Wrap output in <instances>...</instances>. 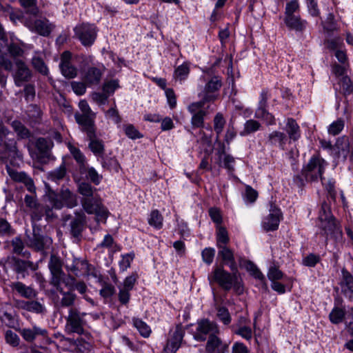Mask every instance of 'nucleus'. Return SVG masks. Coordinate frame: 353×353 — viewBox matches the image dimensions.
<instances>
[{
    "label": "nucleus",
    "mask_w": 353,
    "mask_h": 353,
    "mask_svg": "<svg viewBox=\"0 0 353 353\" xmlns=\"http://www.w3.org/2000/svg\"><path fill=\"white\" fill-rule=\"evenodd\" d=\"M79 192L83 196L81 203L83 210L88 214H94L97 222H105L109 212L102 203V200L88 183H81L79 185Z\"/></svg>",
    "instance_id": "f257e3e1"
},
{
    "label": "nucleus",
    "mask_w": 353,
    "mask_h": 353,
    "mask_svg": "<svg viewBox=\"0 0 353 353\" xmlns=\"http://www.w3.org/2000/svg\"><path fill=\"white\" fill-rule=\"evenodd\" d=\"M318 226L321 230L320 234L325 236L327 244L328 239L334 240L336 243L343 240L341 225L338 220L333 216L330 205L323 202L319 212Z\"/></svg>",
    "instance_id": "f03ea898"
},
{
    "label": "nucleus",
    "mask_w": 353,
    "mask_h": 353,
    "mask_svg": "<svg viewBox=\"0 0 353 353\" xmlns=\"http://www.w3.org/2000/svg\"><path fill=\"white\" fill-rule=\"evenodd\" d=\"M327 163L316 154L312 156L308 163L303 166L301 174L294 177V183L299 187L305 185V182L317 181L319 179H324L323 174L325 172Z\"/></svg>",
    "instance_id": "7ed1b4c3"
},
{
    "label": "nucleus",
    "mask_w": 353,
    "mask_h": 353,
    "mask_svg": "<svg viewBox=\"0 0 353 353\" xmlns=\"http://www.w3.org/2000/svg\"><path fill=\"white\" fill-rule=\"evenodd\" d=\"M236 271L230 273L224 270L223 266H216L210 275L208 280L210 284L216 283L222 289L229 291L233 288L236 292L241 294L243 289L236 273Z\"/></svg>",
    "instance_id": "20e7f679"
},
{
    "label": "nucleus",
    "mask_w": 353,
    "mask_h": 353,
    "mask_svg": "<svg viewBox=\"0 0 353 353\" xmlns=\"http://www.w3.org/2000/svg\"><path fill=\"white\" fill-rule=\"evenodd\" d=\"M10 133V130L0 118V159L3 160L21 159L22 154L17 148L16 140L14 139H6Z\"/></svg>",
    "instance_id": "39448f33"
},
{
    "label": "nucleus",
    "mask_w": 353,
    "mask_h": 353,
    "mask_svg": "<svg viewBox=\"0 0 353 353\" xmlns=\"http://www.w3.org/2000/svg\"><path fill=\"white\" fill-rule=\"evenodd\" d=\"M47 196L52 208L56 210H61L63 207L73 208L78 205L77 194L68 188H62L59 192L50 190Z\"/></svg>",
    "instance_id": "423d86ee"
},
{
    "label": "nucleus",
    "mask_w": 353,
    "mask_h": 353,
    "mask_svg": "<svg viewBox=\"0 0 353 353\" xmlns=\"http://www.w3.org/2000/svg\"><path fill=\"white\" fill-rule=\"evenodd\" d=\"M87 313L81 312L79 308L68 310V316L65 317V332L68 334H83L84 327L86 325L85 317Z\"/></svg>",
    "instance_id": "0eeeda50"
},
{
    "label": "nucleus",
    "mask_w": 353,
    "mask_h": 353,
    "mask_svg": "<svg viewBox=\"0 0 353 353\" xmlns=\"http://www.w3.org/2000/svg\"><path fill=\"white\" fill-rule=\"evenodd\" d=\"M25 243L33 250L43 252L50 248L52 240L50 237L43 234L41 229L33 224L32 233L26 232Z\"/></svg>",
    "instance_id": "6e6552de"
},
{
    "label": "nucleus",
    "mask_w": 353,
    "mask_h": 353,
    "mask_svg": "<svg viewBox=\"0 0 353 353\" xmlns=\"http://www.w3.org/2000/svg\"><path fill=\"white\" fill-rule=\"evenodd\" d=\"M188 112L192 114L191 125L193 128H200L204 126V117L214 111L210 104L201 101L193 102L188 107Z\"/></svg>",
    "instance_id": "1a4fd4ad"
},
{
    "label": "nucleus",
    "mask_w": 353,
    "mask_h": 353,
    "mask_svg": "<svg viewBox=\"0 0 353 353\" xmlns=\"http://www.w3.org/2000/svg\"><path fill=\"white\" fill-rule=\"evenodd\" d=\"M222 86V81L219 77H212L208 80L203 90L199 94L201 102L205 104H212L218 99L219 90Z\"/></svg>",
    "instance_id": "9d476101"
},
{
    "label": "nucleus",
    "mask_w": 353,
    "mask_h": 353,
    "mask_svg": "<svg viewBox=\"0 0 353 353\" xmlns=\"http://www.w3.org/2000/svg\"><path fill=\"white\" fill-rule=\"evenodd\" d=\"M219 334L220 328L216 322L203 319L197 321L193 337L196 341L202 342L208 340V337Z\"/></svg>",
    "instance_id": "9b49d317"
},
{
    "label": "nucleus",
    "mask_w": 353,
    "mask_h": 353,
    "mask_svg": "<svg viewBox=\"0 0 353 353\" xmlns=\"http://www.w3.org/2000/svg\"><path fill=\"white\" fill-rule=\"evenodd\" d=\"M74 32L84 46H92L97 35V27L89 23H82L76 26Z\"/></svg>",
    "instance_id": "f8f14e48"
},
{
    "label": "nucleus",
    "mask_w": 353,
    "mask_h": 353,
    "mask_svg": "<svg viewBox=\"0 0 353 353\" xmlns=\"http://www.w3.org/2000/svg\"><path fill=\"white\" fill-rule=\"evenodd\" d=\"M185 328L179 323L170 330L166 345L164 347L165 353H176L183 341L185 335Z\"/></svg>",
    "instance_id": "ddd939ff"
},
{
    "label": "nucleus",
    "mask_w": 353,
    "mask_h": 353,
    "mask_svg": "<svg viewBox=\"0 0 353 353\" xmlns=\"http://www.w3.org/2000/svg\"><path fill=\"white\" fill-rule=\"evenodd\" d=\"M31 16L30 21H26L25 26L33 32L48 37L54 26L46 18L34 19Z\"/></svg>",
    "instance_id": "4468645a"
},
{
    "label": "nucleus",
    "mask_w": 353,
    "mask_h": 353,
    "mask_svg": "<svg viewBox=\"0 0 353 353\" xmlns=\"http://www.w3.org/2000/svg\"><path fill=\"white\" fill-rule=\"evenodd\" d=\"M86 223L85 212L79 210L74 212V216L69 223V231L71 236L77 240L82 236V232Z\"/></svg>",
    "instance_id": "2eb2a0df"
},
{
    "label": "nucleus",
    "mask_w": 353,
    "mask_h": 353,
    "mask_svg": "<svg viewBox=\"0 0 353 353\" xmlns=\"http://www.w3.org/2000/svg\"><path fill=\"white\" fill-rule=\"evenodd\" d=\"M74 118L76 122L80 125L81 131L86 133L87 137H92L97 130L94 124L95 114H81L80 113H76Z\"/></svg>",
    "instance_id": "dca6fc26"
},
{
    "label": "nucleus",
    "mask_w": 353,
    "mask_h": 353,
    "mask_svg": "<svg viewBox=\"0 0 353 353\" xmlns=\"http://www.w3.org/2000/svg\"><path fill=\"white\" fill-rule=\"evenodd\" d=\"M59 293L61 297L57 296L54 299V305L58 310L63 308H68V310L76 308L74 305L77 299V296L74 292L72 290L65 291L63 290H61Z\"/></svg>",
    "instance_id": "f3484780"
},
{
    "label": "nucleus",
    "mask_w": 353,
    "mask_h": 353,
    "mask_svg": "<svg viewBox=\"0 0 353 353\" xmlns=\"http://www.w3.org/2000/svg\"><path fill=\"white\" fill-rule=\"evenodd\" d=\"M72 54L69 51L63 52L61 55L59 67L61 74L68 79H73L77 76V69L71 63Z\"/></svg>",
    "instance_id": "a211bd4d"
},
{
    "label": "nucleus",
    "mask_w": 353,
    "mask_h": 353,
    "mask_svg": "<svg viewBox=\"0 0 353 353\" xmlns=\"http://www.w3.org/2000/svg\"><path fill=\"white\" fill-rule=\"evenodd\" d=\"M219 335L208 337L205 347L206 353H229V345Z\"/></svg>",
    "instance_id": "6ab92c4d"
},
{
    "label": "nucleus",
    "mask_w": 353,
    "mask_h": 353,
    "mask_svg": "<svg viewBox=\"0 0 353 353\" xmlns=\"http://www.w3.org/2000/svg\"><path fill=\"white\" fill-rule=\"evenodd\" d=\"M282 214L281 210L272 206L270 214L265 216L262 221V226L266 231H274L278 229Z\"/></svg>",
    "instance_id": "aec40b11"
},
{
    "label": "nucleus",
    "mask_w": 353,
    "mask_h": 353,
    "mask_svg": "<svg viewBox=\"0 0 353 353\" xmlns=\"http://www.w3.org/2000/svg\"><path fill=\"white\" fill-rule=\"evenodd\" d=\"M18 307L27 312L36 314L44 315L47 313V309L44 304L43 299L20 301L18 302Z\"/></svg>",
    "instance_id": "412c9836"
},
{
    "label": "nucleus",
    "mask_w": 353,
    "mask_h": 353,
    "mask_svg": "<svg viewBox=\"0 0 353 353\" xmlns=\"http://www.w3.org/2000/svg\"><path fill=\"white\" fill-rule=\"evenodd\" d=\"M103 71L97 67H89L83 73L81 79L88 87L98 85L101 80Z\"/></svg>",
    "instance_id": "4be33fe9"
},
{
    "label": "nucleus",
    "mask_w": 353,
    "mask_h": 353,
    "mask_svg": "<svg viewBox=\"0 0 353 353\" xmlns=\"http://www.w3.org/2000/svg\"><path fill=\"white\" fill-rule=\"evenodd\" d=\"M15 64L17 70L14 74V83L17 86L20 87L23 82H27L30 79L32 72L23 61L17 60Z\"/></svg>",
    "instance_id": "5701e85b"
},
{
    "label": "nucleus",
    "mask_w": 353,
    "mask_h": 353,
    "mask_svg": "<svg viewBox=\"0 0 353 353\" xmlns=\"http://www.w3.org/2000/svg\"><path fill=\"white\" fill-rule=\"evenodd\" d=\"M7 171L9 176L13 181L24 184L27 190L30 193H34L36 188L34 186V181L26 173L24 172L16 171L10 168H8Z\"/></svg>",
    "instance_id": "b1692460"
},
{
    "label": "nucleus",
    "mask_w": 353,
    "mask_h": 353,
    "mask_svg": "<svg viewBox=\"0 0 353 353\" xmlns=\"http://www.w3.org/2000/svg\"><path fill=\"white\" fill-rule=\"evenodd\" d=\"M284 23L289 30L299 33L304 32L308 25L307 21L298 14L284 17Z\"/></svg>",
    "instance_id": "393cba45"
},
{
    "label": "nucleus",
    "mask_w": 353,
    "mask_h": 353,
    "mask_svg": "<svg viewBox=\"0 0 353 353\" xmlns=\"http://www.w3.org/2000/svg\"><path fill=\"white\" fill-rule=\"evenodd\" d=\"M218 249V257L221 259L223 263L229 265L232 272L237 271L234 251L225 245H220Z\"/></svg>",
    "instance_id": "a878e982"
},
{
    "label": "nucleus",
    "mask_w": 353,
    "mask_h": 353,
    "mask_svg": "<svg viewBox=\"0 0 353 353\" xmlns=\"http://www.w3.org/2000/svg\"><path fill=\"white\" fill-rule=\"evenodd\" d=\"M53 142L46 138H39L36 142V148L38 150V159L41 161L48 159L50 157V150L53 147Z\"/></svg>",
    "instance_id": "bb28decb"
},
{
    "label": "nucleus",
    "mask_w": 353,
    "mask_h": 353,
    "mask_svg": "<svg viewBox=\"0 0 353 353\" xmlns=\"http://www.w3.org/2000/svg\"><path fill=\"white\" fill-rule=\"evenodd\" d=\"M10 287L12 291L26 299H32L37 296V292L34 288L20 281L12 282Z\"/></svg>",
    "instance_id": "cd10ccee"
},
{
    "label": "nucleus",
    "mask_w": 353,
    "mask_h": 353,
    "mask_svg": "<svg viewBox=\"0 0 353 353\" xmlns=\"http://www.w3.org/2000/svg\"><path fill=\"white\" fill-rule=\"evenodd\" d=\"M18 332L23 339L27 342H32L38 336L46 338L48 335V331L39 327L34 325L32 328H19Z\"/></svg>",
    "instance_id": "c85d7f7f"
},
{
    "label": "nucleus",
    "mask_w": 353,
    "mask_h": 353,
    "mask_svg": "<svg viewBox=\"0 0 353 353\" xmlns=\"http://www.w3.org/2000/svg\"><path fill=\"white\" fill-rule=\"evenodd\" d=\"M288 137L285 134L280 131H273L268 137L267 143L271 146L279 148L284 150Z\"/></svg>",
    "instance_id": "c756f323"
},
{
    "label": "nucleus",
    "mask_w": 353,
    "mask_h": 353,
    "mask_svg": "<svg viewBox=\"0 0 353 353\" xmlns=\"http://www.w3.org/2000/svg\"><path fill=\"white\" fill-rule=\"evenodd\" d=\"M351 145L352 140L350 141L347 137L339 138L335 145L338 157L342 158L343 161L346 160L347 157L350 156Z\"/></svg>",
    "instance_id": "7c9ffc66"
},
{
    "label": "nucleus",
    "mask_w": 353,
    "mask_h": 353,
    "mask_svg": "<svg viewBox=\"0 0 353 353\" xmlns=\"http://www.w3.org/2000/svg\"><path fill=\"white\" fill-rule=\"evenodd\" d=\"M89 140L88 148L91 152L98 158H101L104 155L105 146L103 141L97 139L96 132L94 133L92 137H87Z\"/></svg>",
    "instance_id": "2f4dec72"
},
{
    "label": "nucleus",
    "mask_w": 353,
    "mask_h": 353,
    "mask_svg": "<svg viewBox=\"0 0 353 353\" xmlns=\"http://www.w3.org/2000/svg\"><path fill=\"white\" fill-rule=\"evenodd\" d=\"M14 270L17 274H21L23 277H25V273L28 269L35 271L37 269V265L33 262L30 261H25L20 259L14 257Z\"/></svg>",
    "instance_id": "473e14b6"
},
{
    "label": "nucleus",
    "mask_w": 353,
    "mask_h": 353,
    "mask_svg": "<svg viewBox=\"0 0 353 353\" xmlns=\"http://www.w3.org/2000/svg\"><path fill=\"white\" fill-rule=\"evenodd\" d=\"M88 262L86 260L74 259L71 264L66 265L68 271L71 272L76 276L83 274L85 269H88Z\"/></svg>",
    "instance_id": "72a5a7b5"
},
{
    "label": "nucleus",
    "mask_w": 353,
    "mask_h": 353,
    "mask_svg": "<svg viewBox=\"0 0 353 353\" xmlns=\"http://www.w3.org/2000/svg\"><path fill=\"white\" fill-rule=\"evenodd\" d=\"M285 130L290 140L298 141L301 137V130L295 119L288 118L287 120Z\"/></svg>",
    "instance_id": "f704fd0d"
},
{
    "label": "nucleus",
    "mask_w": 353,
    "mask_h": 353,
    "mask_svg": "<svg viewBox=\"0 0 353 353\" xmlns=\"http://www.w3.org/2000/svg\"><path fill=\"white\" fill-rule=\"evenodd\" d=\"M342 281L341 286L345 294H349L350 296L353 295V276L346 269L343 268L341 270Z\"/></svg>",
    "instance_id": "c9c22d12"
},
{
    "label": "nucleus",
    "mask_w": 353,
    "mask_h": 353,
    "mask_svg": "<svg viewBox=\"0 0 353 353\" xmlns=\"http://www.w3.org/2000/svg\"><path fill=\"white\" fill-rule=\"evenodd\" d=\"M31 63L36 71L40 74L47 76L49 74V70L45 63L43 56L40 52H36L31 60Z\"/></svg>",
    "instance_id": "e433bc0d"
},
{
    "label": "nucleus",
    "mask_w": 353,
    "mask_h": 353,
    "mask_svg": "<svg viewBox=\"0 0 353 353\" xmlns=\"http://www.w3.org/2000/svg\"><path fill=\"white\" fill-rule=\"evenodd\" d=\"M239 265L243 267L248 271L254 278L264 281L265 276L263 273L259 270L256 265L252 261L243 259H239Z\"/></svg>",
    "instance_id": "4c0bfd02"
},
{
    "label": "nucleus",
    "mask_w": 353,
    "mask_h": 353,
    "mask_svg": "<svg viewBox=\"0 0 353 353\" xmlns=\"http://www.w3.org/2000/svg\"><path fill=\"white\" fill-rule=\"evenodd\" d=\"M63 340L68 342L70 344L73 345L74 348L79 353H90L91 350L90 343L85 341L81 338H78L77 340H74L70 338H65L63 336Z\"/></svg>",
    "instance_id": "58836bf2"
},
{
    "label": "nucleus",
    "mask_w": 353,
    "mask_h": 353,
    "mask_svg": "<svg viewBox=\"0 0 353 353\" xmlns=\"http://www.w3.org/2000/svg\"><path fill=\"white\" fill-rule=\"evenodd\" d=\"M340 93L347 97L353 93V81L347 76L342 77L339 81Z\"/></svg>",
    "instance_id": "ea45409f"
},
{
    "label": "nucleus",
    "mask_w": 353,
    "mask_h": 353,
    "mask_svg": "<svg viewBox=\"0 0 353 353\" xmlns=\"http://www.w3.org/2000/svg\"><path fill=\"white\" fill-rule=\"evenodd\" d=\"M132 323L134 327L139 331L140 334L144 337L148 338L151 334V329L150 326L139 318L133 317Z\"/></svg>",
    "instance_id": "a19ab883"
},
{
    "label": "nucleus",
    "mask_w": 353,
    "mask_h": 353,
    "mask_svg": "<svg viewBox=\"0 0 353 353\" xmlns=\"http://www.w3.org/2000/svg\"><path fill=\"white\" fill-rule=\"evenodd\" d=\"M190 71V64L186 62L183 63L174 70L173 77L176 81H183L188 78Z\"/></svg>",
    "instance_id": "79ce46f5"
},
{
    "label": "nucleus",
    "mask_w": 353,
    "mask_h": 353,
    "mask_svg": "<svg viewBox=\"0 0 353 353\" xmlns=\"http://www.w3.org/2000/svg\"><path fill=\"white\" fill-rule=\"evenodd\" d=\"M11 127L20 139H28L31 136L30 130L18 120L13 121Z\"/></svg>",
    "instance_id": "37998d69"
},
{
    "label": "nucleus",
    "mask_w": 353,
    "mask_h": 353,
    "mask_svg": "<svg viewBox=\"0 0 353 353\" xmlns=\"http://www.w3.org/2000/svg\"><path fill=\"white\" fill-rule=\"evenodd\" d=\"M19 2L24 8L26 14L32 17L38 15L39 10L37 6V0H19Z\"/></svg>",
    "instance_id": "c03bdc74"
},
{
    "label": "nucleus",
    "mask_w": 353,
    "mask_h": 353,
    "mask_svg": "<svg viewBox=\"0 0 353 353\" xmlns=\"http://www.w3.org/2000/svg\"><path fill=\"white\" fill-rule=\"evenodd\" d=\"M100 159L101 165L103 168L110 170H113L116 172L119 171L120 165L118 161L114 157H112L104 154Z\"/></svg>",
    "instance_id": "a18cd8bd"
},
{
    "label": "nucleus",
    "mask_w": 353,
    "mask_h": 353,
    "mask_svg": "<svg viewBox=\"0 0 353 353\" xmlns=\"http://www.w3.org/2000/svg\"><path fill=\"white\" fill-rule=\"evenodd\" d=\"M11 245L12 248V252L17 254H22L26 258H29L30 253L29 252H22L24 249V242L22 241L20 236H16L11 241Z\"/></svg>",
    "instance_id": "49530a36"
},
{
    "label": "nucleus",
    "mask_w": 353,
    "mask_h": 353,
    "mask_svg": "<svg viewBox=\"0 0 353 353\" xmlns=\"http://www.w3.org/2000/svg\"><path fill=\"white\" fill-rule=\"evenodd\" d=\"M48 268L51 274H63L61 260L55 254H51Z\"/></svg>",
    "instance_id": "de8ad7c7"
},
{
    "label": "nucleus",
    "mask_w": 353,
    "mask_h": 353,
    "mask_svg": "<svg viewBox=\"0 0 353 353\" xmlns=\"http://www.w3.org/2000/svg\"><path fill=\"white\" fill-rule=\"evenodd\" d=\"M261 128V125L259 121L249 119L245 123L243 130L240 132V135L242 137L247 136L259 130Z\"/></svg>",
    "instance_id": "09e8293b"
},
{
    "label": "nucleus",
    "mask_w": 353,
    "mask_h": 353,
    "mask_svg": "<svg viewBox=\"0 0 353 353\" xmlns=\"http://www.w3.org/2000/svg\"><path fill=\"white\" fill-rule=\"evenodd\" d=\"M214 130L216 134V141L219 139V136L223 130L226 121L222 113L218 112L214 117L213 120Z\"/></svg>",
    "instance_id": "8fccbe9b"
},
{
    "label": "nucleus",
    "mask_w": 353,
    "mask_h": 353,
    "mask_svg": "<svg viewBox=\"0 0 353 353\" xmlns=\"http://www.w3.org/2000/svg\"><path fill=\"white\" fill-rule=\"evenodd\" d=\"M163 217L157 210H152L148 217V223L156 229H161L163 227Z\"/></svg>",
    "instance_id": "3c124183"
},
{
    "label": "nucleus",
    "mask_w": 353,
    "mask_h": 353,
    "mask_svg": "<svg viewBox=\"0 0 353 353\" xmlns=\"http://www.w3.org/2000/svg\"><path fill=\"white\" fill-rule=\"evenodd\" d=\"M101 285V289L99 290V294L104 299H107L112 296L115 292L114 286L107 282L106 281L102 280L99 283Z\"/></svg>",
    "instance_id": "603ef678"
},
{
    "label": "nucleus",
    "mask_w": 353,
    "mask_h": 353,
    "mask_svg": "<svg viewBox=\"0 0 353 353\" xmlns=\"http://www.w3.org/2000/svg\"><path fill=\"white\" fill-rule=\"evenodd\" d=\"M230 239L228 236V233L226 229L224 227L219 225L217 228L216 232V246L219 248V246H223V245H227L229 243Z\"/></svg>",
    "instance_id": "864d4df0"
},
{
    "label": "nucleus",
    "mask_w": 353,
    "mask_h": 353,
    "mask_svg": "<svg viewBox=\"0 0 353 353\" xmlns=\"http://www.w3.org/2000/svg\"><path fill=\"white\" fill-rule=\"evenodd\" d=\"M68 148L73 158L80 165V166L84 165L86 162V159L81 150L70 143L68 144Z\"/></svg>",
    "instance_id": "5fc2aeb1"
},
{
    "label": "nucleus",
    "mask_w": 353,
    "mask_h": 353,
    "mask_svg": "<svg viewBox=\"0 0 353 353\" xmlns=\"http://www.w3.org/2000/svg\"><path fill=\"white\" fill-rule=\"evenodd\" d=\"M345 315V312L344 310L335 307L330 313L329 319L332 323L339 324L343 321Z\"/></svg>",
    "instance_id": "6e6d98bb"
},
{
    "label": "nucleus",
    "mask_w": 353,
    "mask_h": 353,
    "mask_svg": "<svg viewBox=\"0 0 353 353\" xmlns=\"http://www.w3.org/2000/svg\"><path fill=\"white\" fill-rule=\"evenodd\" d=\"M345 126V121L343 119L339 118L337 120L333 121L328 126V133L331 135L336 136L341 132Z\"/></svg>",
    "instance_id": "4d7b16f0"
},
{
    "label": "nucleus",
    "mask_w": 353,
    "mask_h": 353,
    "mask_svg": "<svg viewBox=\"0 0 353 353\" xmlns=\"http://www.w3.org/2000/svg\"><path fill=\"white\" fill-rule=\"evenodd\" d=\"M66 174V168L64 164L61 165L58 168L52 170L48 174V179L57 182L63 179Z\"/></svg>",
    "instance_id": "13d9d810"
},
{
    "label": "nucleus",
    "mask_w": 353,
    "mask_h": 353,
    "mask_svg": "<svg viewBox=\"0 0 353 353\" xmlns=\"http://www.w3.org/2000/svg\"><path fill=\"white\" fill-rule=\"evenodd\" d=\"M324 30L327 32H333L339 30L338 24L335 20L334 15L332 13H329L323 26Z\"/></svg>",
    "instance_id": "bf43d9fd"
},
{
    "label": "nucleus",
    "mask_w": 353,
    "mask_h": 353,
    "mask_svg": "<svg viewBox=\"0 0 353 353\" xmlns=\"http://www.w3.org/2000/svg\"><path fill=\"white\" fill-rule=\"evenodd\" d=\"M254 116L257 119H263L268 125L275 124V118L274 115L268 112L266 109L256 110Z\"/></svg>",
    "instance_id": "052dcab7"
},
{
    "label": "nucleus",
    "mask_w": 353,
    "mask_h": 353,
    "mask_svg": "<svg viewBox=\"0 0 353 353\" xmlns=\"http://www.w3.org/2000/svg\"><path fill=\"white\" fill-rule=\"evenodd\" d=\"M216 316L224 325H229L231 323L232 318L228 310L223 306L216 307Z\"/></svg>",
    "instance_id": "680f3d73"
},
{
    "label": "nucleus",
    "mask_w": 353,
    "mask_h": 353,
    "mask_svg": "<svg viewBox=\"0 0 353 353\" xmlns=\"http://www.w3.org/2000/svg\"><path fill=\"white\" fill-rule=\"evenodd\" d=\"M322 184L327 193V198L331 199L334 202L336 201V191L335 190V181L329 179L327 181L324 182L323 179L321 180Z\"/></svg>",
    "instance_id": "e2e57ef3"
},
{
    "label": "nucleus",
    "mask_w": 353,
    "mask_h": 353,
    "mask_svg": "<svg viewBox=\"0 0 353 353\" xmlns=\"http://www.w3.org/2000/svg\"><path fill=\"white\" fill-rule=\"evenodd\" d=\"M0 318L1 322L3 323L6 326L18 331V329L19 328L18 322L11 314L8 312H4Z\"/></svg>",
    "instance_id": "0e129e2a"
},
{
    "label": "nucleus",
    "mask_w": 353,
    "mask_h": 353,
    "mask_svg": "<svg viewBox=\"0 0 353 353\" xmlns=\"http://www.w3.org/2000/svg\"><path fill=\"white\" fill-rule=\"evenodd\" d=\"M30 210L31 219L33 222L39 221L44 216L45 206L39 203Z\"/></svg>",
    "instance_id": "69168bd1"
},
{
    "label": "nucleus",
    "mask_w": 353,
    "mask_h": 353,
    "mask_svg": "<svg viewBox=\"0 0 353 353\" xmlns=\"http://www.w3.org/2000/svg\"><path fill=\"white\" fill-rule=\"evenodd\" d=\"M299 10V4L298 0H292L287 3L285 10V17L296 15V12Z\"/></svg>",
    "instance_id": "338daca9"
},
{
    "label": "nucleus",
    "mask_w": 353,
    "mask_h": 353,
    "mask_svg": "<svg viewBox=\"0 0 353 353\" xmlns=\"http://www.w3.org/2000/svg\"><path fill=\"white\" fill-rule=\"evenodd\" d=\"M119 86V81L112 79L105 82L103 85L102 90L104 93L108 94V97H109L110 94L114 92Z\"/></svg>",
    "instance_id": "774afa93"
}]
</instances>
